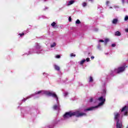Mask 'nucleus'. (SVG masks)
Here are the masks:
<instances>
[{
  "label": "nucleus",
  "mask_w": 128,
  "mask_h": 128,
  "mask_svg": "<svg viewBox=\"0 0 128 128\" xmlns=\"http://www.w3.org/2000/svg\"><path fill=\"white\" fill-rule=\"evenodd\" d=\"M109 40L108 38H106L104 42V46H106L108 44V42Z\"/></svg>",
  "instance_id": "obj_12"
},
{
  "label": "nucleus",
  "mask_w": 128,
  "mask_h": 128,
  "mask_svg": "<svg viewBox=\"0 0 128 128\" xmlns=\"http://www.w3.org/2000/svg\"><path fill=\"white\" fill-rule=\"evenodd\" d=\"M24 102H26V100H24Z\"/></svg>",
  "instance_id": "obj_38"
},
{
  "label": "nucleus",
  "mask_w": 128,
  "mask_h": 128,
  "mask_svg": "<svg viewBox=\"0 0 128 128\" xmlns=\"http://www.w3.org/2000/svg\"><path fill=\"white\" fill-rule=\"evenodd\" d=\"M58 105H54L53 106L54 110H58Z\"/></svg>",
  "instance_id": "obj_18"
},
{
  "label": "nucleus",
  "mask_w": 128,
  "mask_h": 128,
  "mask_svg": "<svg viewBox=\"0 0 128 128\" xmlns=\"http://www.w3.org/2000/svg\"><path fill=\"white\" fill-rule=\"evenodd\" d=\"M19 36H24V33H22V34H18Z\"/></svg>",
  "instance_id": "obj_20"
},
{
  "label": "nucleus",
  "mask_w": 128,
  "mask_h": 128,
  "mask_svg": "<svg viewBox=\"0 0 128 128\" xmlns=\"http://www.w3.org/2000/svg\"><path fill=\"white\" fill-rule=\"evenodd\" d=\"M94 100V99L92 98H90V100H89V102H92V101Z\"/></svg>",
  "instance_id": "obj_23"
},
{
  "label": "nucleus",
  "mask_w": 128,
  "mask_h": 128,
  "mask_svg": "<svg viewBox=\"0 0 128 128\" xmlns=\"http://www.w3.org/2000/svg\"><path fill=\"white\" fill-rule=\"evenodd\" d=\"M94 82V79H93L92 77V76H90L89 82Z\"/></svg>",
  "instance_id": "obj_15"
},
{
  "label": "nucleus",
  "mask_w": 128,
  "mask_h": 128,
  "mask_svg": "<svg viewBox=\"0 0 128 128\" xmlns=\"http://www.w3.org/2000/svg\"><path fill=\"white\" fill-rule=\"evenodd\" d=\"M94 108H98V106H95V107H90V108H86V109L84 110V112H88L90 110H94Z\"/></svg>",
  "instance_id": "obj_7"
},
{
  "label": "nucleus",
  "mask_w": 128,
  "mask_h": 128,
  "mask_svg": "<svg viewBox=\"0 0 128 128\" xmlns=\"http://www.w3.org/2000/svg\"><path fill=\"white\" fill-rule=\"evenodd\" d=\"M54 68L56 70H57L58 72H60V68L56 64L54 65Z\"/></svg>",
  "instance_id": "obj_8"
},
{
  "label": "nucleus",
  "mask_w": 128,
  "mask_h": 128,
  "mask_svg": "<svg viewBox=\"0 0 128 128\" xmlns=\"http://www.w3.org/2000/svg\"><path fill=\"white\" fill-rule=\"evenodd\" d=\"M118 20L116 18L113 19L112 21V24H118Z\"/></svg>",
  "instance_id": "obj_10"
},
{
  "label": "nucleus",
  "mask_w": 128,
  "mask_h": 128,
  "mask_svg": "<svg viewBox=\"0 0 128 128\" xmlns=\"http://www.w3.org/2000/svg\"><path fill=\"white\" fill-rule=\"evenodd\" d=\"M94 56H91V59L94 60Z\"/></svg>",
  "instance_id": "obj_33"
},
{
  "label": "nucleus",
  "mask_w": 128,
  "mask_h": 128,
  "mask_svg": "<svg viewBox=\"0 0 128 128\" xmlns=\"http://www.w3.org/2000/svg\"><path fill=\"white\" fill-rule=\"evenodd\" d=\"M86 116V114L84 112H80L77 111L73 112H67L63 116L64 118H72V116H75L76 118H80V116Z\"/></svg>",
  "instance_id": "obj_1"
},
{
  "label": "nucleus",
  "mask_w": 128,
  "mask_h": 128,
  "mask_svg": "<svg viewBox=\"0 0 128 128\" xmlns=\"http://www.w3.org/2000/svg\"><path fill=\"white\" fill-rule=\"evenodd\" d=\"M98 50H100V44H98Z\"/></svg>",
  "instance_id": "obj_25"
},
{
  "label": "nucleus",
  "mask_w": 128,
  "mask_h": 128,
  "mask_svg": "<svg viewBox=\"0 0 128 128\" xmlns=\"http://www.w3.org/2000/svg\"><path fill=\"white\" fill-rule=\"evenodd\" d=\"M125 70L126 67L124 66L119 67L117 70V74L122 72H124Z\"/></svg>",
  "instance_id": "obj_6"
},
{
  "label": "nucleus",
  "mask_w": 128,
  "mask_h": 128,
  "mask_svg": "<svg viewBox=\"0 0 128 128\" xmlns=\"http://www.w3.org/2000/svg\"><path fill=\"white\" fill-rule=\"evenodd\" d=\"M42 93V90L38 91L36 92V94H40Z\"/></svg>",
  "instance_id": "obj_19"
},
{
  "label": "nucleus",
  "mask_w": 128,
  "mask_h": 128,
  "mask_svg": "<svg viewBox=\"0 0 128 128\" xmlns=\"http://www.w3.org/2000/svg\"><path fill=\"white\" fill-rule=\"evenodd\" d=\"M104 92H106V90H104Z\"/></svg>",
  "instance_id": "obj_36"
},
{
  "label": "nucleus",
  "mask_w": 128,
  "mask_h": 128,
  "mask_svg": "<svg viewBox=\"0 0 128 128\" xmlns=\"http://www.w3.org/2000/svg\"><path fill=\"white\" fill-rule=\"evenodd\" d=\"M70 56H76V54L72 53L70 54Z\"/></svg>",
  "instance_id": "obj_26"
},
{
  "label": "nucleus",
  "mask_w": 128,
  "mask_h": 128,
  "mask_svg": "<svg viewBox=\"0 0 128 128\" xmlns=\"http://www.w3.org/2000/svg\"><path fill=\"white\" fill-rule=\"evenodd\" d=\"M112 48H114V46H116V44H112Z\"/></svg>",
  "instance_id": "obj_29"
},
{
  "label": "nucleus",
  "mask_w": 128,
  "mask_h": 128,
  "mask_svg": "<svg viewBox=\"0 0 128 128\" xmlns=\"http://www.w3.org/2000/svg\"><path fill=\"white\" fill-rule=\"evenodd\" d=\"M47 96H52L53 98H56V100H58V96L56 93H52L50 92H47Z\"/></svg>",
  "instance_id": "obj_3"
},
{
  "label": "nucleus",
  "mask_w": 128,
  "mask_h": 128,
  "mask_svg": "<svg viewBox=\"0 0 128 128\" xmlns=\"http://www.w3.org/2000/svg\"><path fill=\"white\" fill-rule=\"evenodd\" d=\"M56 58H60V55H56Z\"/></svg>",
  "instance_id": "obj_22"
},
{
  "label": "nucleus",
  "mask_w": 128,
  "mask_h": 128,
  "mask_svg": "<svg viewBox=\"0 0 128 128\" xmlns=\"http://www.w3.org/2000/svg\"><path fill=\"white\" fill-rule=\"evenodd\" d=\"M76 24H80V20L78 19L76 22Z\"/></svg>",
  "instance_id": "obj_17"
},
{
  "label": "nucleus",
  "mask_w": 128,
  "mask_h": 128,
  "mask_svg": "<svg viewBox=\"0 0 128 128\" xmlns=\"http://www.w3.org/2000/svg\"><path fill=\"white\" fill-rule=\"evenodd\" d=\"M99 42H104V40H99Z\"/></svg>",
  "instance_id": "obj_27"
},
{
  "label": "nucleus",
  "mask_w": 128,
  "mask_h": 128,
  "mask_svg": "<svg viewBox=\"0 0 128 128\" xmlns=\"http://www.w3.org/2000/svg\"><path fill=\"white\" fill-rule=\"evenodd\" d=\"M74 2V0H70L68 3V6H70V4H72Z\"/></svg>",
  "instance_id": "obj_14"
},
{
  "label": "nucleus",
  "mask_w": 128,
  "mask_h": 128,
  "mask_svg": "<svg viewBox=\"0 0 128 128\" xmlns=\"http://www.w3.org/2000/svg\"><path fill=\"white\" fill-rule=\"evenodd\" d=\"M98 100H99V102H100L98 104V106H102V104H104V102H106V99H104V97L101 96L98 98Z\"/></svg>",
  "instance_id": "obj_4"
},
{
  "label": "nucleus",
  "mask_w": 128,
  "mask_h": 128,
  "mask_svg": "<svg viewBox=\"0 0 128 128\" xmlns=\"http://www.w3.org/2000/svg\"><path fill=\"white\" fill-rule=\"evenodd\" d=\"M84 62H86V60L84 59V60H82L80 62V64L81 66H82V64H84Z\"/></svg>",
  "instance_id": "obj_13"
},
{
  "label": "nucleus",
  "mask_w": 128,
  "mask_h": 128,
  "mask_svg": "<svg viewBox=\"0 0 128 128\" xmlns=\"http://www.w3.org/2000/svg\"><path fill=\"white\" fill-rule=\"evenodd\" d=\"M125 31L126 32H128V28H126L125 30Z\"/></svg>",
  "instance_id": "obj_32"
},
{
  "label": "nucleus",
  "mask_w": 128,
  "mask_h": 128,
  "mask_svg": "<svg viewBox=\"0 0 128 128\" xmlns=\"http://www.w3.org/2000/svg\"><path fill=\"white\" fill-rule=\"evenodd\" d=\"M52 26V28H58V25H56V22H53L52 24H51Z\"/></svg>",
  "instance_id": "obj_9"
},
{
  "label": "nucleus",
  "mask_w": 128,
  "mask_h": 128,
  "mask_svg": "<svg viewBox=\"0 0 128 128\" xmlns=\"http://www.w3.org/2000/svg\"><path fill=\"white\" fill-rule=\"evenodd\" d=\"M87 62H90V58H86V60Z\"/></svg>",
  "instance_id": "obj_30"
},
{
  "label": "nucleus",
  "mask_w": 128,
  "mask_h": 128,
  "mask_svg": "<svg viewBox=\"0 0 128 128\" xmlns=\"http://www.w3.org/2000/svg\"><path fill=\"white\" fill-rule=\"evenodd\" d=\"M68 95V94H66V96Z\"/></svg>",
  "instance_id": "obj_37"
},
{
  "label": "nucleus",
  "mask_w": 128,
  "mask_h": 128,
  "mask_svg": "<svg viewBox=\"0 0 128 128\" xmlns=\"http://www.w3.org/2000/svg\"><path fill=\"white\" fill-rule=\"evenodd\" d=\"M89 2H92V0H88Z\"/></svg>",
  "instance_id": "obj_34"
},
{
  "label": "nucleus",
  "mask_w": 128,
  "mask_h": 128,
  "mask_svg": "<svg viewBox=\"0 0 128 128\" xmlns=\"http://www.w3.org/2000/svg\"><path fill=\"white\" fill-rule=\"evenodd\" d=\"M91 54H92L90 53V52H89V53L88 54V56H90Z\"/></svg>",
  "instance_id": "obj_31"
},
{
  "label": "nucleus",
  "mask_w": 128,
  "mask_h": 128,
  "mask_svg": "<svg viewBox=\"0 0 128 128\" xmlns=\"http://www.w3.org/2000/svg\"><path fill=\"white\" fill-rule=\"evenodd\" d=\"M83 6H86V2H84L82 4Z\"/></svg>",
  "instance_id": "obj_24"
},
{
  "label": "nucleus",
  "mask_w": 128,
  "mask_h": 128,
  "mask_svg": "<svg viewBox=\"0 0 128 128\" xmlns=\"http://www.w3.org/2000/svg\"><path fill=\"white\" fill-rule=\"evenodd\" d=\"M68 20L69 22H72V17L70 16L69 18H68Z\"/></svg>",
  "instance_id": "obj_28"
},
{
  "label": "nucleus",
  "mask_w": 128,
  "mask_h": 128,
  "mask_svg": "<svg viewBox=\"0 0 128 128\" xmlns=\"http://www.w3.org/2000/svg\"><path fill=\"white\" fill-rule=\"evenodd\" d=\"M128 20V16H126L124 18V20L126 21Z\"/></svg>",
  "instance_id": "obj_21"
},
{
  "label": "nucleus",
  "mask_w": 128,
  "mask_h": 128,
  "mask_svg": "<svg viewBox=\"0 0 128 128\" xmlns=\"http://www.w3.org/2000/svg\"><path fill=\"white\" fill-rule=\"evenodd\" d=\"M56 46V44L54 42L52 44L50 45V48H54Z\"/></svg>",
  "instance_id": "obj_16"
},
{
  "label": "nucleus",
  "mask_w": 128,
  "mask_h": 128,
  "mask_svg": "<svg viewBox=\"0 0 128 128\" xmlns=\"http://www.w3.org/2000/svg\"><path fill=\"white\" fill-rule=\"evenodd\" d=\"M114 118L115 120H116V128H122V121L118 120L120 118V114L119 113H114Z\"/></svg>",
  "instance_id": "obj_2"
},
{
  "label": "nucleus",
  "mask_w": 128,
  "mask_h": 128,
  "mask_svg": "<svg viewBox=\"0 0 128 128\" xmlns=\"http://www.w3.org/2000/svg\"><path fill=\"white\" fill-rule=\"evenodd\" d=\"M121 34L120 31H117L115 32V36H120Z\"/></svg>",
  "instance_id": "obj_11"
},
{
  "label": "nucleus",
  "mask_w": 128,
  "mask_h": 128,
  "mask_svg": "<svg viewBox=\"0 0 128 128\" xmlns=\"http://www.w3.org/2000/svg\"><path fill=\"white\" fill-rule=\"evenodd\" d=\"M121 112H125L124 113V116H128V106H125L124 107L122 108Z\"/></svg>",
  "instance_id": "obj_5"
},
{
  "label": "nucleus",
  "mask_w": 128,
  "mask_h": 128,
  "mask_svg": "<svg viewBox=\"0 0 128 128\" xmlns=\"http://www.w3.org/2000/svg\"><path fill=\"white\" fill-rule=\"evenodd\" d=\"M106 2H107V4H108V1Z\"/></svg>",
  "instance_id": "obj_35"
}]
</instances>
